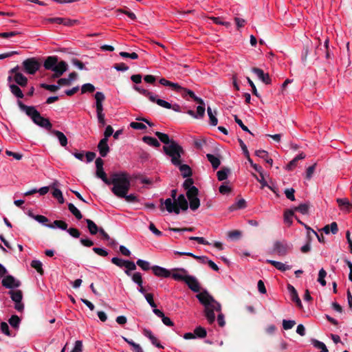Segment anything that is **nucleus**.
Returning a JSON list of instances; mask_svg holds the SVG:
<instances>
[{
    "label": "nucleus",
    "mask_w": 352,
    "mask_h": 352,
    "mask_svg": "<svg viewBox=\"0 0 352 352\" xmlns=\"http://www.w3.org/2000/svg\"><path fill=\"white\" fill-rule=\"evenodd\" d=\"M156 104H157L159 106L170 109H172L176 112H179L181 111V107L179 104H175L172 105L170 103L168 102L166 100H164L162 99L157 98L156 100Z\"/></svg>",
    "instance_id": "nucleus-19"
},
{
    "label": "nucleus",
    "mask_w": 352,
    "mask_h": 352,
    "mask_svg": "<svg viewBox=\"0 0 352 352\" xmlns=\"http://www.w3.org/2000/svg\"><path fill=\"white\" fill-rule=\"evenodd\" d=\"M245 207H246L245 200L244 199H241L236 203L232 205L230 207V210L232 211V210H234L236 209H243V208H245Z\"/></svg>",
    "instance_id": "nucleus-42"
},
{
    "label": "nucleus",
    "mask_w": 352,
    "mask_h": 352,
    "mask_svg": "<svg viewBox=\"0 0 352 352\" xmlns=\"http://www.w3.org/2000/svg\"><path fill=\"white\" fill-rule=\"evenodd\" d=\"M160 208L162 212H164L166 210L169 213L174 212L176 214H179L180 213L179 207H177L176 202L172 200L171 198H168L166 200L160 199Z\"/></svg>",
    "instance_id": "nucleus-12"
},
{
    "label": "nucleus",
    "mask_w": 352,
    "mask_h": 352,
    "mask_svg": "<svg viewBox=\"0 0 352 352\" xmlns=\"http://www.w3.org/2000/svg\"><path fill=\"white\" fill-rule=\"evenodd\" d=\"M292 248V245L285 240L276 241L273 245L272 252L279 256H285Z\"/></svg>",
    "instance_id": "nucleus-8"
},
{
    "label": "nucleus",
    "mask_w": 352,
    "mask_h": 352,
    "mask_svg": "<svg viewBox=\"0 0 352 352\" xmlns=\"http://www.w3.org/2000/svg\"><path fill=\"white\" fill-rule=\"evenodd\" d=\"M11 289L8 292L11 299L14 302V308L18 311H22L24 309V305L21 302L23 298V294L21 290L16 289V287H10Z\"/></svg>",
    "instance_id": "nucleus-10"
},
{
    "label": "nucleus",
    "mask_w": 352,
    "mask_h": 352,
    "mask_svg": "<svg viewBox=\"0 0 352 352\" xmlns=\"http://www.w3.org/2000/svg\"><path fill=\"white\" fill-rule=\"evenodd\" d=\"M230 170L227 167H223L217 173V178L219 181H223L227 179L228 174L230 173Z\"/></svg>",
    "instance_id": "nucleus-35"
},
{
    "label": "nucleus",
    "mask_w": 352,
    "mask_h": 352,
    "mask_svg": "<svg viewBox=\"0 0 352 352\" xmlns=\"http://www.w3.org/2000/svg\"><path fill=\"white\" fill-rule=\"evenodd\" d=\"M126 172L113 173L111 175V178L109 179L104 168L98 169L96 171V176L97 177L101 179L107 185L113 184V186H116L122 177L126 176Z\"/></svg>",
    "instance_id": "nucleus-7"
},
{
    "label": "nucleus",
    "mask_w": 352,
    "mask_h": 352,
    "mask_svg": "<svg viewBox=\"0 0 352 352\" xmlns=\"http://www.w3.org/2000/svg\"><path fill=\"white\" fill-rule=\"evenodd\" d=\"M238 142L248 161L249 162V163H252V159L250 158V153L246 145L241 138L238 139Z\"/></svg>",
    "instance_id": "nucleus-41"
},
{
    "label": "nucleus",
    "mask_w": 352,
    "mask_h": 352,
    "mask_svg": "<svg viewBox=\"0 0 352 352\" xmlns=\"http://www.w3.org/2000/svg\"><path fill=\"white\" fill-rule=\"evenodd\" d=\"M153 313L158 316L159 318H162V322L168 327H173L174 325L173 322L170 320V318L166 316L164 314L158 309H153Z\"/></svg>",
    "instance_id": "nucleus-20"
},
{
    "label": "nucleus",
    "mask_w": 352,
    "mask_h": 352,
    "mask_svg": "<svg viewBox=\"0 0 352 352\" xmlns=\"http://www.w3.org/2000/svg\"><path fill=\"white\" fill-rule=\"evenodd\" d=\"M68 209L76 217L77 219L80 220L82 218L81 212L73 204H68Z\"/></svg>",
    "instance_id": "nucleus-38"
},
{
    "label": "nucleus",
    "mask_w": 352,
    "mask_h": 352,
    "mask_svg": "<svg viewBox=\"0 0 352 352\" xmlns=\"http://www.w3.org/2000/svg\"><path fill=\"white\" fill-rule=\"evenodd\" d=\"M17 104L19 108L24 111L25 113L31 118L34 124L51 131L52 124L50 120L41 116V113L35 109L34 107L27 106L21 100H18Z\"/></svg>",
    "instance_id": "nucleus-3"
},
{
    "label": "nucleus",
    "mask_w": 352,
    "mask_h": 352,
    "mask_svg": "<svg viewBox=\"0 0 352 352\" xmlns=\"http://www.w3.org/2000/svg\"><path fill=\"white\" fill-rule=\"evenodd\" d=\"M43 67L45 69L54 72L52 76V78L60 77L68 68L67 63L64 60L58 61V58L56 56H47L43 63Z\"/></svg>",
    "instance_id": "nucleus-5"
},
{
    "label": "nucleus",
    "mask_w": 352,
    "mask_h": 352,
    "mask_svg": "<svg viewBox=\"0 0 352 352\" xmlns=\"http://www.w3.org/2000/svg\"><path fill=\"white\" fill-rule=\"evenodd\" d=\"M9 324L14 328H18L21 322L20 318L16 315H12L8 320Z\"/></svg>",
    "instance_id": "nucleus-48"
},
{
    "label": "nucleus",
    "mask_w": 352,
    "mask_h": 352,
    "mask_svg": "<svg viewBox=\"0 0 352 352\" xmlns=\"http://www.w3.org/2000/svg\"><path fill=\"white\" fill-rule=\"evenodd\" d=\"M120 56L122 58H130L131 59L135 60L138 58V55L135 52L128 53L125 52H120Z\"/></svg>",
    "instance_id": "nucleus-59"
},
{
    "label": "nucleus",
    "mask_w": 352,
    "mask_h": 352,
    "mask_svg": "<svg viewBox=\"0 0 352 352\" xmlns=\"http://www.w3.org/2000/svg\"><path fill=\"white\" fill-rule=\"evenodd\" d=\"M177 166H179V169L184 178L190 177L192 175V169L188 165L182 164L181 163Z\"/></svg>",
    "instance_id": "nucleus-26"
},
{
    "label": "nucleus",
    "mask_w": 352,
    "mask_h": 352,
    "mask_svg": "<svg viewBox=\"0 0 352 352\" xmlns=\"http://www.w3.org/2000/svg\"><path fill=\"white\" fill-rule=\"evenodd\" d=\"M52 195H53V197L55 199H56L58 200V201L60 204H63L64 203L65 199L63 198V193H62V192L59 189L54 188L53 192H52Z\"/></svg>",
    "instance_id": "nucleus-49"
},
{
    "label": "nucleus",
    "mask_w": 352,
    "mask_h": 352,
    "mask_svg": "<svg viewBox=\"0 0 352 352\" xmlns=\"http://www.w3.org/2000/svg\"><path fill=\"white\" fill-rule=\"evenodd\" d=\"M307 243L305 245L302 246L300 248V251L302 253H307L311 250L310 243H311V235H309V232H308V233L307 234Z\"/></svg>",
    "instance_id": "nucleus-50"
},
{
    "label": "nucleus",
    "mask_w": 352,
    "mask_h": 352,
    "mask_svg": "<svg viewBox=\"0 0 352 352\" xmlns=\"http://www.w3.org/2000/svg\"><path fill=\"white\" fill-rule=\"evenodd\" d=\"M143 334L144 336L148 338L151 343L157 347L158 349H164V346L160 344V342L157 340V338L153 334L152 331L147 329H144Z\"/></svg>",
    "instance_id": "nucleus-17"
},
{
    "label": "nucleus",
    "mask_w": 352,
    "mask_h": 352,
    "mask_svg": "<svg viewBox=\"0 0 352 352\" xmlns=\"http://www.w3.org/2000/svg\"><path fill=\"white\" fill-rule=\"evenodd\" d=\"M20 285L21 282L11 275L6 276L2 280V286L3 287H17L20 286Z\"/></svg>",
    "instance_id": "nucleus-16"
},
{
    "label": "nucleus",
    "mask_w": 352,
    "mask_h": 352,
    "mask_svg": "<svg viewBox=\"0 0 352 352\" xmlns=\"http://www.w3.org/2000/svg\"><path fill=\"white\" fill-rule=\"evenodd\" d=\"M51 133L58 138L62 146L65 147L67 145V138L63 132L58 130H51Z\"/></svg>",
    "instance_id": "nucleus-23"
},
{
    "label": "nucleus",
    "mask_w": 352,
    "mask_h": 352,
    "mask_svg": "<svg viewBox=\"0 0 352 352\" xmlns=\"http://www.w3.org/2000/svg\"><path fill=\"white\" fill-rule=\"evenodd\" d=\"M95 87L91 83H85L81 87L82 94H85L86 92L92 93L95 91Z\"/></svg>",
    "instance_id": "nucleus-51"
},
{
    "label": "nucleus",
    "mask_w": 352,
    "mask_h": 352,
    "mask_svg": "<svg viewBox=\"0 0 352 352\" xmlns=\"http://www.w3.org/2000/svg\"><path fill=\"white\" fill-rule=\"evenodd\" d=\"M132 280L134 283L138 285V286H142V275L140 272H135L132 276Z\"/></svg>",
    "instance_id": "nucleus-56"
},
{
    "label": "nucleus",
    "mask_w": 352,
    "mask_h": 352,
    "mask_svg": "<svg viewBox=\"0 0 352 352\" xmlns=\"http://www.w3.org/2000/svg\"><path fill=\"white\" fill-rule=\"evenodd\" d=\"M288 288H289L291 300L293 302H294L299 308H302V302H301V300L298 296V292L296 290L295 287H288Z\"/></svg>",
    "instance_id": "nucleus-22"
},
{
    "label": "nucleus",
    "mask_w": 352,
    "mask_h": 352,
    "mask_svg": "<svg viewBox=\"0 0 352 352\" xmlns=\"http://www.w3.org/2000/svg\"><path fill=\"white\" fill-rule=\"evenodd\" d=\"M207 113L210 119V124L212 126H216L218 123V120L216 118L215 115L217 114V111H214V113L212 111V109L210 107L207 108Z\"/></svg>",
    "instance_id": "nucleus-37"
},
{
    "label": "nucleus",
    "mask_w": 352,
    "mask_h": 352,
    "mask_svg": "<svg viewBox=\"0 0 352 352\" xmlns=\"http://www.w3.org/2000/svg\"><path fill=\"white\" fill-rule=\"evenodd\" d=\"M255 155L260 158L263 159L267 164L272 166L273 160L269 157L268 153L265 150H257L255 151Z\"/></svg>",
    "instance_id": "nucleus-27"
},
{
    "label": "nucleus",
    "mask_w": 352,
    "mask_h": 352,
    "mask_svg": "<svg viewBox=\"0 0 352 352\" xmlns=\"http://www.w3.org/2000/svg\"><path fill=\"white\" fill-rule=\"evenodd\" d=\"M131 187L130 180L128 173L122 177L120 182L111 188L112 192L118 197L124 198L127 202H138V199L134 194L127 195Z\"/></svg>",
    "instance_id": "nucleus-4"
},
{
    "label": "nucleus",
    "mask_w": 352,
    "mask_h": 352,
    "mask_svg": "<svg viewBox=\"0 0 352 352\" xmlns=\"http://www.w3.org/2000/svg\"><path fill=\"white\" fill-rule=\"evenodd\" d=\"M85 221L87 224V228L91 234H96L98 232H99L100 228L97 226V225L91 219H87Z\"/></svg>",
    "instance_id": "nucleus-29"
},
{
    "label": "nucleus",
    "mask_w": 352,
    "mask_h": 352,
    "mask_svg": "<svg viewBox=\"0 0 352 352\" xmlns=\"http://www.w3.org/2000/svg\"><path fill=\"white\" fill-rule=\"evenodd\" d=\"M294 215V210H287L284 213V221L290 226L292 224V217Z\"/></svg>",
    "instance_id": "nucleus-43"
},
{
    "label": "nucleus",
    "mask_w": 352,
    "mask_h": 352,
    "mask_svg": "<svg viewBox=\"0 0 352 352\" xmlns=\"http://www.w3.org/2000/svg\"><path fill=\"white\" fill-rule=\"evenodd\" d=\"M130 126L134 129H139V130H144V129H146V125L141 122H132L130 124Z\"/></svg>",
    "instance_id": "nucleus-61"
},
{
    "label": "nucleus",
    "mask_w": 352,
    "mask_h": 352,
    "mask_svg": "<svg viewBox=\"0 0 352 352\" xmlns=\"http://www.w3.org/2000/svg\"><path fill=\"white\" fill-rule=\"evenodd\" d=\"M24 71L29 74H34L41 67V63L35 58L25 59L23 62Z\"/></svg>",
    "instance_id": "nucleus-11"
},
{
    "label": "nucleus",
    "mask_w": 352,
    "mask_h": 352,
    "mask_svg": "<svg viewBox=\"0 0 352 352\" xmlns=\"http://www.w3.org/2000/svg\"><path fill=\"white\" fill-rule=\"evenodd\" d=\"M135 90L138 91L140 94L144 95V96L147 97L148 100L152 102H156V100H157V96L154 94L153 92L149 91L147 89H142L138 86L134 87Z\"/></svg>",
    "instance_id": "nucleus-21"
},
{
    "label": "nucleus",
    "mask_w": 352,
    "mask_h": 352,
    "mask_svg": "<svg viewBox=\"0 0 352 352\" xmlns=\"http://www.w3.org/2000/svg\"><path fill=\"white\" fill-rule=\"evenodd\" d=\"M176 202L177 207H179V211L182 210V211H186L188 208V203L187 199H186L184 195H179L177 198L174 201Z\"/></svg>",
    "instance_id": "nucleus-18"
},
{
    "label": "nucleus",
    "mask_w": 352,
    "mask_h": 352,
    "mask_svg": "<svg viewBox=\"0 0 352 352\" xmlns=\"http://www.w3.org/2000/svg\"><path fill=\"white\" fill-rule=\"evenodd\" d=\"M284 193L288 199L291 201H295V190L294 188H286L284 191Z\"/></svg>",
    "instance_id": "nucleus-54"
},
{
    "label": "nucleus",
    "mask_w": 352,
    "mask_h": 352,
    "mask_svg": "<svg viewBox=\"0 0 352 352\" xmlns=\"http://www.w3.org/2000/svg\"><path fill=\"white\" fill-rule=\"evenodd\" d=\"M94 98L96 99V108L97 113H103L102 102L105 100V96L102 92L97 91Z\"/></svg>",
    "instance_id": "nucleus-13"
},
{
    "label": "nucleus",
    "mask_w": 352,
    "mask_h": 352,
    "mask_svg": "<svg viewBox=\"0 0 352 352\" xmlns=\"http://www.w3.org/2000/svg\"><path fill=\"white\" fill-rule=\"evenodd\" d=\"M144 297L150 306L154 309H156L157 305L154 302L153 295L151 293L146 294Z\"/></svg>",
    "instance_id": "nucleus-60"
},
{
    "label": "nucleus",
    "mask_w": 352,
    "mask_h": 352,
    "mask_svg": "<svg viewBox=\"0 0 352 352\" xmlns=\"http://www.w3.org/2000/svg\"><path fill=\"white\" fill-rule=\"evenodd\" d=\"M199 190L195 186H192L190 189L186 192V197L189 200V206L193 211L199 208L200 206V200L198 198Z\"/></svg>",
    "instance_id": "nucleus-9"
},
{
    "label": "nucleus",
    "mask_w": 352,
    "mask_h": 352,
    "mask_svg": "<svg viewBox=\"0 0 352 352\" xmlns=\"http://www.w3.org/2000/svg\"><path fill=\"white\" fill-rule=\"evenodd\" d=\"M337 202L340 208H346L348 211L352 208V204L347 199H338Z\"/></svg>",
    "instance_id": "nucleus-39"
},
{
    "label": "nucleus",
    "mask_w": 352,
    "mask_h": 352,
    "mask_svg": "<svg viewBox=\"0 0 352 352\" xmlns=\"http://www.w3.org/2000/svg\"><path fill=\"white\" fill-rule=\"evenodd\" d=\"M296 324V322L292 320H283V327L285 330L292 329Z\"/></svg>",
    "instance_id": "nucleus-57"
},
{
    "label": "nucleus",
    "mask_w": 352,
    "mask_h": 352,
    "mask_svg": "<svg viewBox=\"0 0 352 352\" xmlns=\"http://www.w3.org/2000/svg\"><path fill=\"white\" fill-rule=\"evenodd\" d=\"M137 265L144 271H148L150 268L151 269L149 262L146 261L138 259L137 261Z\"/></svg>",
    "instance_id": "nucleus-52"
},
{
    "label": "nucleus",
    "mask_w": 352,
    "mask_h": 352,
    "mask_svg": "<svg viewBox=\"0 0 352 352\" xmlns=\"http://www.w3.org/2000/svg\"><path fill=\"white\" fill-rule=\"evenodd\" d=\"M31 267L35 269L39 274H43V264L40 261L34 260L31 262Z\"/></svg>",
    "instance_id": "nucleus-47"
},
{
    "label": "nucleus",
    "mask_w": 352,
    "mask_h": 352,
    "mask_svg": "<svg viewBox=\"0 0 352 352\" xmlns=\"http://www.w3.org/2000/svg\"><path fill=\"white\" fill-rule=\"evenodd\" d=\"M234 121L236 122V123H237L239 124V126L244 131L248 132L250 134L253 135V133L248 129V128L245 125H244V124L243 123L242 120L241 119H239L237 116L234 115Z\"/></svg>",
    "instance_id": "nucleus-58"
},
{
    "label": "nucleus",
    "mask_w": 352,
    "mask_h": 352,
    "mask_svg": "<svg viewBox=\"0 0 352 352\" xmlns=\"http://www.w3.org/2000/svg\"><path fill=\"white\" fill-rule=\"evenodd\" d=\"M124 267L126 268L125 272L128 276H131L130 271L136 270V265L133 261H125Z\"/></svg>",
    "instance_id": "nucleus-46"
},
{
    "label": "nucleus",
    "mask_w": 352,
    "mask_h": 352,
    "mask_svg": "<svg viewBox=\"0 0 352 352\" xmlns=\"http://www.w3.org/2000/svg\"><path fill=\"white\" fill-rule=\"evenodd\" d=\"M163 151L170 157L171 163L173 165H180L182 162L181 157L184 154V150L176 141H173L170 145H164Z\"/></svg>",
    "instance_id": "nucleus-6"
},
{
    "label": "nucleus",
    "mask_w": 352,
    "mask_h": 352,
    "mask_svg": "<svg viewBox=\"0 0 352 352\" xmlns=\"http://www.w3.org/2000/svg\"><path fill=\"white\" fill-rule=\"evenodd\" d=\"M194 334L195 338H204L206 336L207 332L204 328L199 326L195 329Z\"/></svg>",
    "instance_id": "nucleus-44"
},
{
    "label": "nucleus",
    "mask_w": 352,
    "mask_h": 352,
    "mask_svg": "<svg viewBox=\"0 0 352 352\" xmlns=\"http://www.w3.org/2000/svg\"><path fill=\"white\" fill-rule=\"evenodd\" d=\"M155 134L159 138V140L165 145H170L171 142H173V141H175L173 139H170L169 136L166 133L160 131H156Z\"/></svg>",
    "instance_id": "nucleus-28"
},
{
    "label": "nucleus",
    "mask_w": 352,
    "mask_h": 352,
    "mask_svg": "<svg viewBox=\"0 0 352 352\" xmlns=\"http://www.w3.org/2000/svg\"><path fill=\"white\" fill-rule=\"evenodd\" d=\"M10 89L11 93L14 95L18 98H23L24 95L23 94V91L19 88V87L14 84L10 85Z\"/></svg>",
    "instance_id": "nucleus-33"
},
{
    "label": "nucleus",
    "mask_w": 352,
    "mask_h": 352,
    "mask_svg": "<svg viewBox=\"0 0 352 352\" xmlns=\"http://www.w3.org/2000/svg\"><path fill=\"white\" fill-rule=\"evenodd\" d=\"M311 343L316 349L320 350V352H328L326 345L322 342L316 339H311Z\"/></svg>",
    "instance_id": "nucleus-30"
},
{
    "label": "nucleus",
    "mask_w": 352,
    "mask_h": 352,
    "mask_svg": "<svg viewBox=\"0 0 352 352\" xmlns=\"http://www.w3.org/2000/svg\"><path fill=\"white\" fill-rule=\"evenodd\" d=\"M13 80L14 82L21 87H25L28 84V78L21 73H18L14 75Z\"/></svg>",
    "instance_id": "nucleus-25"
},
{
    "label": "nucleus",
    "mask_w": 352,
    "mask_h": 352,
    "mask_svg": "<svg viewBox=\"0 0 352 352\" xmlns=\"http://www.w3.org/2000/svg\"><path fill=\"white\" fill-rule=\"evenodd\" d=\"M41 87L45 89L46 90H48V91H50L51 92H56V91H57L59 89V86L58 85H47V84H45V83L41 84Z\"/></svg>",
    "instance_id": "nucleus-53"
},
{
    "label": "nucleus",
    "mask_w": 352,
    "mask_h": 352,
    "mask_svg": "<svg viewBox=\"0 0 352 352\" xmlns=\"http://www.w3.org/2000/svg\"><path fill=\"white\" fill-rule=\"evenodd\" d=\"M254 177L256 179V180L261 184V188H263L265 186H267L269 188H271L270 186L267 185V182L265 180L264 175L263 173L259 174L260 177H258L256 175L254 174Z\"/></svg>",
    "instance_id": "nucleus-55"
},
{
    "label": "nucleus",
    "mask_w": 352,
    "mask_h": 352,
    "mask_svg": "<svg viewBox=\"0 0 352 352\" xmlns=\"http://www.w3.org/2000/svg\"><path fill=\"white\" fill-rule=\"evenodd\" d=\"M327 276V272L322 268L318 273V282L322 285L325 286L327 283L325 277Z\"/></svg>",
    "instance_id": "nucleus-45"
},
{
    "label": "nucleus",
    "mask_w": 352,
    "mask_h": 352,
    "mask_svg": "<svg viewBox=\"0 0 352 352\" xmlns=\"http://www.w3.org/2000/svg\"><path fill=\"white\" fill-rule=\"evenodd\" d=\"M193 292L197 293L196 298L199 302L204 307L205 316L209 324H212L215 320L214 311L218 312L217 322L220 327L225 326L226 322L224 316L221 313V305L216 301L214 298L206 291H200L201 287H190Z\"/></svg>",
    "instance_id": "nucleus-1"
},
{
    "label": "nucleus",
    "mask_w": 352,
    "mask_h": 352,
    "mask_svg": "<svg viewBox=\"0 0 352 352\" xmlns=\"http://www.w3.org/2000/svg\"><path fill=\"white\" fill-rule=\"evenodd\" d=\"M322 230L324 232L325 234H328L330 233V231L333 234H336L338 232V228L336 222H332L330 225L325 226Z\"/></svg>",
    "instance_id": "nucleus-32"
},
{
    "label": "nucleus",
    "mask_w": 352,
    "mask_h": 352,
    "mask_svg": "<svg viewBox=\"0 0 352 352\" xmlns=\"http://www.w3.org/2000/svg\"><path fill=\"white\" fill-rule=\"evenodd\" d=\"M268 262L271 263L276 269L283 272L287 271L290 269V267L289 265H287L279 261H268Z\"/></svg>",
    "instance_id": "nucleus-36"
},
{
    "label": "nucleus",
    "mask_w": 352,
    "mask_h": 352,
    "mask_svg": "<svg viewBox=\"0 0 352 352\" xmlns=\"http://www.w3.org/2000/svg\"><path fill=\"white\" fill-rule=\"evenodd\" d=\"M82 342L80 340L75 342L74 346L71 352H82Z\"/></svg>",
    "instance_id": "nucleus-62"
},
{
    "label": "nucleus",
    "mask_w": 352,
    "mask_h": 352,
    "mask_svg": "<svg viewBox=\"0 0 352 352\" xmlns=\"http://www.w3.org/2000/svg\"><path fill=\"white\" fill-rule=\"evenodd\" d=\"M142 140L144 143L153 147L157 148L160 146L159 141L156 138L151 136H144L142 138Z\"/></svg>",
    "instance_id": "nucleus-31"
},
{
    "label": "nucleus",
    "mask_w": 352,
    "mask_h": 352,
    "mask_svg": "<svg viewBox=\"0 0 352 352\" xmlns=\"http://www.w3.org/2000/svg\"><path fill=\"white\" fill-rule=\"evenodd\" d=\"M107 142L108 140L107 138H102L98 144L99 153L102 157H106L110 150Z\"/></svg>",
    "instance_id": "nucleus-15"
},
{
    "label": "nucleus",
    "mask_w": 352,
    "mask_h": 352,
    "mask_svg": "<svg viewBox=\"0 0 352 352\" xmlns=\"http://www.w3.org/2000/svg\"><path fill=\"white\" fill-rule=\"evenodd\" d=\"M78 23V20H75V19L72 20V19H69L67 18H63V24L65 26L72 27Z\"/></svg>",
    "instance_id": "nucleus-64"
},
{
    "label": "nucleus",
    "mask_w": 352,
    "mask_h": 352,
    "mask_svg": "<svg viewBox=\"0 0 352 352\" xmlns=\"http://www.w3.org/2000/svg\"><path fill=\"white\" fill-rule=\"evenodd\" d=\"M193 183H194V181L192 179L186 177V179L183 183V187L185 190H187V191H188V189H190L192 188V186H192Z\"/></svg>",
    "instance_id": "nucleus-63"
},
{
    "label": "nucleus",
    "mask_w": 352,
    "mask_h": 352,
    "mask_svg": "<svg viewBox=\"0 0 352 352\" xmlns=\"http://www.w3.org/2000/svg\"><path fill=\"white\" fill-rule=\"evenodd\" d=\"M153 274L161 278L171 276L174 280L184 283L187 286H199L197 278L190 275L188 271L184 268H173L168 270L160 266L154 265L151 267Z\"/></svg>",
    "instance_id": "nucleus-2"
},
{
    "label": "nucleus",
    "mask_w": 352,
    "mask_h": 352,
    "mask_svg": "<svg viewBox=\"0 0 352 352\" xmlns=\"http://www.w3.org/2000/svg\"><path fill=\"white\" fill-rule=\"evenodd\" d=\"M309 204L307 203L301 204L298 206L295 207L294 211H298L302 214H307L309 212Z\"/></svg>",
    "instance_id": "nucleus-40"
},
{
    "label": "nucleus",
    "mask_w": 352,
    "mask_h": 352,
    "mask_svg": "<svg viewBox=\"0 0 352 352\" xmlns=\"http://www.w3.org/2000/svg\"><path fill=\"white\" fill-rule=\"evenodd\" d=\"M206 157L208 160L211 163L212 166L214 169H217L220 164V160L212 154H207Z\"/></svg>",
    "instance_id": "nucleus-34"
},
{
    "label": "nucleus",
    "mask_w": 352,
    "mask_h": 352,
    "mask_svg": "<svg viewBox=\"0 0 352 352\" xmlns=\"http://www.w3.org/2000/svg\"><path fill=\"white\" fill-rule=\"evenodd\" d=\"M45 226L50 228H58L63 230H67V223L62 220H55L52 223L45 224Z\"/></svg>",
    "instance_id": "nucleus-24"
},
{
    "label": "nucleus",
    "mask_w": 352,
    "mask_h": 352,
    "mask_svg": "<svg viewBox=\"0 0 352 352\" xmlns=\"http://www.w3.org/2000/svg\"><path fill=\"white\" fill-rule=\"evenodd\" d=\"M252 72H254L255 74H256L257 76L258 77V78L262 82H263L265 84H266V85L271 84L272 80H271L269 74L264 73V72L261 69L257 68V67H253L252 69Z\"/></svg>",
    "instance_id": "nucleus-14"
}]
</instances>
